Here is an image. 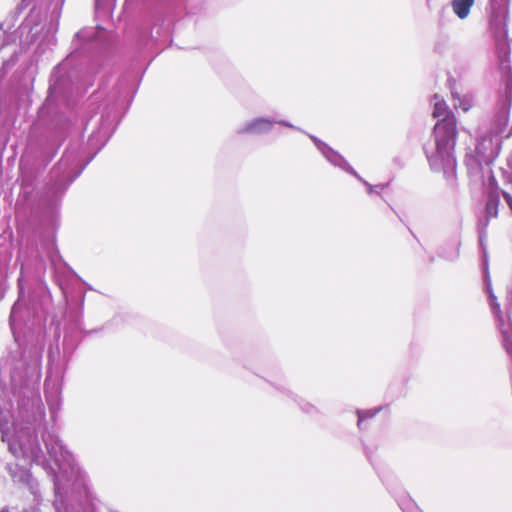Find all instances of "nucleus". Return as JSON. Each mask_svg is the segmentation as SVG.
I'll list each match as a JSON object with an SVG mask.
<instances>
[{"label":"nucleus","instance_id":"1","mask_svg":"<svg viewBox=\"0 0 512 512\" xmlns=\"http://www.w3.org/2000/svg\"><path fill=\"white\" fill-rule=\"evenodd\" d=\"M432 116L438 119L433 128L436 147L434 152L427 155L428 161L435 170L454 171V149L458 135L456 116L443 99L435 102Z\"/></svg>","mask_w":512,"mask_h":512},{"label":"nucleus","instance_id":"2","mask_svg":"<svg viewBox=\"0 0 512 512\" xmlns=\"http://www.w3.org/2000/svg\"><path fill=\"white\" fill-rule=\"evenodd\" d=\"M499 204L500 192L498 191V189H494L489 192L485 206V218L487 222L491 219L497 218Z\"/></svg>","mask_w":512,"mask_h":512},{"label":"nucleus","instance_id":"3","mask_svg":"<svg viewBox=\"0 0 512 512\" xmlns=\"http://www.w3.org/2000/svg\"><path fill=\"white\" fill-rule=\"evenodd\" d=\"M272 128V122L268 119L258 118L248 123L243 129V133L261 134L268 132Z\"/></svg>","mask_w":512,"mask_h":512},{"label":"nucleus","instance_id":"4","mask_svg":"<svg viewBox=\"0 0 512 512\" xmlns=\"http://www.w3.org/2000/svg\"><path fill=\"white\" fill-rule=\"evenodd\" d=\"M490 28L493 34L498 39H504L507 34L506 19L504 16L493 15L490 20Z\"/></svg>","mask_w":512,"mask_h":512},{"label":"nucleus","instance_id":"5","mask_svg":"<svg viewBox=\"0 0 512 512\" xmlns=\"http://www.w3.org/2000/svg\"><path fill=\"white\" fill-rule=\"evenodd\" d=\"M475 0H452L451 6L453 12L460 18L468 17L471 8L474 6Z\"/></svg>","mask_w":512,"mask_h":512},{"label":"nucleus","instance_id":"6","mask_svg":"<svg viewBox=\"0 0 512 512\" xmlns=\"http://www.w3.org/2000/svg\"><path fill=\"white\" fill-rule=\"evenodd\" d=\"M452 96L457 100V103L454 104L455 109H462L464 112H468L473 107L471 98L467 96L460 97L457 93H453Z\"/></svg>","mask_w":512,"mask_h":512},{"label":"nucleus","instance_id":"7","mask_svg":"<svg viewBox=\"0 0 512 512\" xmlns=\"http://www.w3.org/2000/svg\"><path fill=\"white\" fill-rule=\"evenodd\" d=\"M505 341H506V344H509L510 346H512V339H510V336H507Z\"/></svg>","mask_w":512,"mask_h":512}]
</instances>
